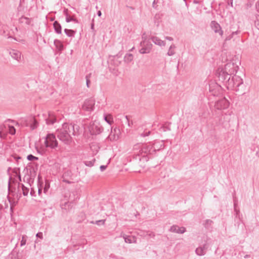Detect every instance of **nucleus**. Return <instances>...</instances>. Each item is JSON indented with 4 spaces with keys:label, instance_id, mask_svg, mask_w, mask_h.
<instances>
[{
    "label": "nucleus",
    "instance_id": "30",
    "mask_svg": "<svg viewBox=\"0 0 259 259\" xmlns=\"http://www.w3.org/2000/svg\"><path fill=\"white\" fill-rule=\"evenodd\" d=\"M21 186L23 195L27 196L29 191V188L26 187L23 184H22Z\"/></svg>",
    "mask_w": 259,
    "mask_h": 259
},
{
    "label": "nucleus",
    "instance_id": "18",
    "mask_svg": "<svg viewBox=\"0 0 259 259\" xmlns=\"http://www.w3.org/2000/svg\"><path fill=\"white\" fill-rule=\"evenodd\" d=\"M11 56L14 59L19 61L21 58V53L17 50H12L10 52Z\"/></svg>",
    "mask_w": 259,
    "mask_h": 259
},
{
    "label": "nucleus",
    "instance_id": "40",
    "mask_svg": "<svg viewBox=\"0 0 259 259\" xmlns=\"http://www.w3.org/2000/svg\"><path fill=\"white\" fill-rule=\"evenodd\" d=\"M125 119L126 120V122L127 123L128 126H131V124L133 123L132 121L131 122L130 121V119L127 116H125Z\"/></svg>",
    "mask_w": 259,
    "mask_h": 259
},
{
    "label": "nucleus",
    "instance_id": "10",
    "mask_svg": "<svg viewBox=\"0 0 259 259\" xmlns=\"http://www.w3.org/2000/svg\"><path fill=\"white\" fill-rule=\"evenodd\" d=\"M64 15L65 16L66 22L69 23L71 21L75 23H78V20L75 18L74 15H71V13L68 10V9H65L63 11Z\"/></svg>",
    "mask_w": 259,
    "mask_h": 259
},
{
    "label": "nucleus",
    "instance_id": "11",
    "mask_svg": "<svg viewBox=\"0 0 259 259\" xmlns=\"http://www.w3.org/2000/svg\"><path fill=\"white\" fill-rule=\"evenodd\" d=\"M210 26L215 33H218L221 36L223 35V31L222 30L220 25L217 22L215 21H211Z\"/></svg>",
    "mask_w": 259,
    "mask_h": 259
},
{
    "label": "nucleus",
    "instance_id": "32",
    "mask_svg": "<svg viewBox=\"0 0 259 259\" xmlns=\"http://www.w3.org/2000/svg\"><path fill=\"white\" fill-rule=\"evenodd\" d=\"M9 133L12 135H14L16 133V130L13 126H9Z\"/></svg>",
    "mask_w": 259,
    "mask_h": 259
},
{
    "label": "nucleus",
    "instance_id": "45",
    "mask_svg": "<svg viewBox=\"0 0 259 259\" xmlns=\"http://www.w3.org/2000/svg\"><path fill=\"white\" fill-rule=\"evenodd\" d=\"M106 167H107V166L102 165L100 166V168L101 171H103L104 170H105L106 169Z\"/></svg>",
    "mask_w": 259,
    "mask_h": 259
},
{
    "label": "nucleus",
    "instance_id": "42",
    "mask_svg": "<svg viewBox=\"0 0 259 259\" xmlns=\"http://www.w3.org/2000/svg\"><path fill=\"white\" fill-rule=\"evenodd\" d=\"M255 25L257 29H259V15L256 17V20L255 21Z\"/></svg>",
    "mask_w": 259,
    "mask_h": 259
},
{
    "label": "nucleus",
    "instance_id": "23",
    "mask_svg": "<svg viewBox=\"0 0 259 259\" xmlns=\"http://www.w3.org/2000/svg\"><path fill=\"white\" fill-rule=\"evenodd\" d=\"M134 56L132 54H127L124 56V61L126 63H129L133 60Z\"/></svg>",
    "mask_w": 259,
    "mask_h": 259
},
{
    "label": "nucleus",
    "instance_id": "20",
    "mask_svg": "<svg viewBox=\"0 0 259 259\" xmlns=\"http://www.w3.org/2000/svg\"><path fill=\"white\" fill-rule=\"evenodd\" d=\"M54 44L58 51L61 52L63 50V45L60 40L55 39Z\"/></svg>",
    "mask_w": 259,
    "mask_h": 259
},
{
    "label": "nucleus",
    "instance_id": "55",
    "mask_svg": "<svg viewBox=\"0 0 259 259\" xmlns=\"http://www.w3.org/2000/svg\"><path fill=\"white\" fill-rule=\"evenodd\" d=\"M249 257V255H248V254H246V255H245L244 256V258H248V257Z\"/></svg>",
    "mask_w": 259,
    "mask_h": 259
},
{
    "label": "nucleus",
    "instance_id": "56",
    "mask_svg": "<svg viewBox=\"0 0 259 259\" xmlns=\"http://www.w3.org/2000/svg\"><path fill=\"white\" fill-rule=\"evenodd\" d=\"M15 158H16V160H18V159H20L21 158H20V157H19V156H17V157H15Z\"/></svg>",
    "mask_w": 259,
    "mask_h": 259
},
{
    "label": "nucleus",
    "instance_id": "9",
    "mask_svg": "<svg viewBox=\"0 0 259 259\" xmlns=\"http://www.w3.org/2000/svg\"><path fill=\"white\" fill-rule=\"evenodd\" d=\"M103 127L97 123H93L89 126V131L92 135H97L102 132Z\"/></svg>",
    "mask_w": 259,
    "mask_h": 259
},
{
    "label": "nucleus",
    "instance_id": "26",
    "mask_svg": "<svg viewBox=\"0 0 259 259\" xmlns=\"http://www.w3.org/2000/svg\"><path fill=\"white\" fill-rule=\"evenodd\" d=\"M13 172L14 174L15 177H18L19 181H21V176L20 174L19 168H15L13 170Z\"/></svg>",
    "mask_w": 259,
    "mask_h": 259
},
{
    "label": "nucleus",
    "instance_id": "7",
    "mask_svg": "<svg viewBox=\"0 0 259 259\" xmlns=\"http://www.w3.org/2000/svg\"><path fill=\"white\" fill-rule=\"evenodd\" d=\"M141 48L139 50L141 54L149 53L152 48V44L150 42L141 41L140 42Z\"/></svg>",
    "mask_w": 259,
    "mask_h": 259
},
{
    "label": "nucleus",
    "instance_id": "19",
    "mask_svg": "<svg viewBox=\"0 0 259 259\" xmlns=\"http://www.w3.org/2000/svg\"><path fill=\"white\" fill-rule=\"evenodd\" d=\"M53 26L55 32L58 34H61L62 33V27L60 24L57 21L54 22Z\"/></svg>",
    "mask_w": 259,
    "mask_h": 259
},
{
    "label": "nucleus",
    "instance_id": "4",
    "mask_svg": "<svg viewBox=\"0 0 259 259\" xmlns=\"http://www.w3.org/2000/svg\"><path fill=\"white\" fill-rule=\"evenodd\" d=\"M45 144L46 147L55 149L58 147V143L56 140V136L53 134H49L46 137Z\"/></svg>",
    "mask_w": 259,
    "mask_h": 259
},
{
    "label": "nucleus",
    "instance_id": "50",
    "mask_svg": "<svg viewBox=\"0 0 259 259\" xmlns=\"http://www.w3.org/2000/svg\"><path fill=\"white\" fill-rule=\"evenodd\" d=\"M201 247H202V248H203V249H204V251H206V249H207V247L206 244H204V245H203V246H201Z\"/></svg>",
    "mask_w": 259,
    "mask_h": 259
},
{
    "label": "nucleus",
    "instance_id": "62",
    "mask_svg": "<svg viewBox=\"0 0 259 259\" xmlns=\"http://www.w3.org/2000/svg\"><path fill=\"white\" fill-rule=\"evenodd\" d=\"M183 1L186 2V0H183Z\"/></svg>",
    "mask_w": 259,
    "mask_h": 259
},
{
    "label": "nucleus",
    "instance_id": "34",
    "mask_svg": "<svg viewBox=\"0 0 259 259\" xmlns=\"http://www.w3.org/2000/svg\"><path fill=\"white\" fill-rule=\"evenodd\" d=\"M20 20L22 22H24V20H25V23L27 24H29L30 23V20L29 18H26V17H22L20 18Z\"/></svg>",
    "mask_w": 259,
    "mask_h": 259
},
{
    "label": "nucleus",
    "instance_id": "21",
    "mask_svg": "<svg viewBox=\"0 0 259 259\" xmlns=\"http://www.w3.org/2000/svg\"><path fill=\"white\" fill-rule=\"evenodd\" d=\"M46 121L47 124H53L56 121V118L53 114H49Z\"/></svg>",
    "mask_w": 259,
    "mask_h": 259
},
{
    "label": "nucleus",
    "instance_id": "58",
    "mask_svg": "<svg viewBox=\"0 0 259 259\" xmlns=\"http://www.w3.org/2000/svg\"><path fill=\"white\" fill-rule=\"evenodd\" d=\"M230 118L227 117V121H229L230 120Z\"/></svg>",
    "mask_w": 259,
    "mask_h": 259
},
{
    "label": "nucleus",
    "instance_id": "60",
    "mask_svg": "<svg viewBox=\"0 0 259 259\" xmlns=\"http://www.w3.org/2000/svg\"><path fill=\"white\" fill-rule=\"evenodd\" d=\"M228 115L230 116L231 115V113H229Z\"/></svg>",
    "mask_w": 259,
    "mask_h": 259
},
{
    "label": "nucleus",
    "instance_id": "25",
    "mask_svg": "<svg viewBox=\"0 0 259 259\" xmlns=\"http://www.w3.org/2000/svg\"><path fill=\"white\" fill-rule=\"evenodd\" d=\"M196 253L199 256L204 255L205 254V251H204L203 248L199 247L195 250Z\"/></svg>",
    "mask_w": 259,
    "mask_h": 259
},
{
    "label": "nucleus",
    "instance_id": "16",
    "mask_svg": "<svg viewBox=\"0 0 259 259\" xmlns=\"http://www.w3.org/2000/svg\"><path fill=\"white\" fill-rule=\"evenodd\" d=\"M151 39L153 43L160 47H164L165 46V42L160 39L159 37L155 36H152Z\"/></svg>",
    "mask_w": 259,
    "mask_h": 259
},
{
    "label": "nucleus",
    "instance_id": "27",
    "mask_svg": "<svg viewBox=\"0 0 259 259\" xmlns=\"http://www.w3.org/2000/svg\"><path fill=\"white\" fill-rule=\"evenodd\" d=\"M104 119L109 124H111L113 122V119L110 115H105Z\"/></svg>",
    "mask_w": 259,
    "mask_h": 259
},
{
    "label": "nucleus",
    "instance_id": "12",
    "mask_svg": "<svg viewBox=\"0 0 259 259\" xmlns=\"http://www.w3.org/2000/svg\"><path fill=\"white\" fill-rule=\"evenodd\" d=\"M119 134L120 130L119 128H115L113 130L111 129V133L109 135L108 138L110 141H116L119 138Z\"/></svg>",
    "mask_w": 259,
    "mask_h": 259
},
{
    "label": "nucleus",
    "instance_id": "39",
    "mask_svg": "<svg viewBox=\"0 0 259 259\" xmlns=\"http://www.w3.org/2000/svg\"><path fill=\"white\" fill-rule=\"evenodd\" d=\"M142 40L141 41L150 42L149 40H147V36L146 35L145 33H143L142 36Z\"/></svg>",
    "mask_w": 259,
    "mask_h": 259
},
{
    "label": "nucleus",
    "instance_id": "8",
    "mask_svg": "<svg viewBox=\"0 0 259 259\" xmlns=\"http://www.w3.org/2000/svg\"><path fill=\"white\" fill-rule=\"evenodd\" d=\"M229 106V102L224 98L215 102L214 107L218 110H222L228 108Z\"/></svg>",
    "mask_w": 259,
    "mask_h": 259
},
{
    "label": "nucleus",
    "instance_id": "48",
    "mask_svg": "<svg viewBox=\"0 0 259 259\" xmlns=\"http://www.w3.org/2000/svg\"><path fill=\"white\" fill-rule=\"evenodd\" d=\"M147 235L150 237H154L155 236L154 233L152 232L149 233V234H147Z\"/></svg>",
    "mask_w": 259,
    "mask_h": 259
},
{
    "label": "nucleus",
    "instance_id": "36",
    "mask_svg": "<svg viewBox=\"0 0 259 259\" xmlns=\"http://www.w3.org/2000/svg\"><path fill=\"white\" fill-rule=\"evenodd\" d=\"M212 223V221L211 220H206L205 221V224H204L205 227L206 228L208 227L209 226H210L211 225Z\"/></svg>",
    "mask_w": 259,
    "mask_h": 259
},
{
    "label": "nucleus",
    "instance_id": "43",
    "mask_svg": "<svg viewBox=\"0 0 259 259\" xmlns=\"http://www.w3.org/2000/svg\"><path fill=\"white\" fill-rule=\"evenodd\" d=\"M6 128V125H4V124H1L0 125V132L3 133H4V131Z\"/></svg>",
    "mask_w": 259,
    "mask_h": 259
},
{
    "label": "nucleus",
    "instance_id": "2",
    "mask_svg": "<svg viewBox=\"0 0 259 259\" xmlns=\"http://www.w3.org/2000/svg\"><path fill=\"white\" fill-rule=\"evenodd\" d=\"M134 150H139V151L137 152L138 154L136 155L134 158L136 160L141 161L142 158L143 159H145L146 161L148 159L146 158V155L148 154H153L154 153L153 151L152 145L150 144H144L141 145L140 144H137L134 146Z\"/></svg>",
    "mask_w": 259,
    "mask_h": 259
},
{
    "label": "nucleus",
    "instance_id": "47",
    "mask_svg": "<svg viewBox=\"0 0 259 259\" xmlns=\"http://www.w3.org/2000/svg\"><path fill=\"white\" fill-rule=\"evenodd\" d=\"M165 39H166L167 40H168L169 41H172L173 40V38L171 37H170V36H166L165 37Z\"/></svg>",
    "mask_w": 259,
    "mask_h": 259
},
{
    "label": "nucleus",
    "instance_id": "41",
    "mask_svg": "<svg viewBox=\"0 0 259 259\" xmlns=\"http://www.w3.org/2000/svg\"><path fill=\"white\" fill-rule=\"evenodd\" d=\"M104 223H105L104 220H101L96 221V222L95 223L98 225H100L101 224L103 225L104 224Z\"/></svg>",
    "mask_w": 259,
    "mask_h": 259
},
{
    "label": "nucleus",
    "instance_id": "51",
    "mask_svg": "<svg viewBox=\"0 0 259 259\" xmlns=\"http://www.w3.org/2000/svg\"><path fill=\"white\" fill-rule=\"evenodd\" d=\"M228 4H231V6L233 7V0H228Z\"/></svg>",
    "mask_w": 259,
    "mask_h": 259
},
{
    "label": "nucleus",
    "instance_id": "59",
    "mask_svg": "<svg viewBox=\"0 0 259 259\" xmlns=\"http://www.w3.org/2000/svg\"><path fill=\"white\" fill-rule=\"evenodd\" d=\"M10 181L9 182V189H10Z\"/></svg>",
    "mask_w": 259,
    "mask_h": 259
},
{
    "label": "nucleus",
    "instance_id": "13",
    "mask_svg": "<svg viewBox=\"0 0 259 259\" xmlns=\"http://www.w3.org/2000/svg\"><path fill=\"white\" fill-rule=\"evenodd\" d=\"M25 123L26 126H30L31 130L35 129L37 126V122L33 117H30L25 121Z\"/></svg>",
    "mask_w": 259,
    "mask_h": 259
},
{
    "label": "nucleus",
    "instance_id": "24",
    "mask_svg": "<svg viewBox=\"0 0 259 259\" xmlns=\"http://www.w3.org/2000/svg\"><path fill=\"white\" fill-rule=\"evenodd\" d=\"M64 32L68 37H74L75 31L72 29H65Z\"/></svg>",
    "mask_w": 259,
    "mask_h": 259
},
{
    "label": "nucleus",
    "instance_id": "35",
    "mask_svg": "<svg viewBox=\"0 0 259 259\" xmlns=\"http://www.w3.org/2000/svg\"><path fill=\"white\" fill-rule=\"evenodd\" d=\"M234 211L236 212V217H238L239 210L237 209V202L236 201L234 202Z\"/></svg>",
    "mask_w": 259,
    "mask_h": 259
},
{
    "label": "nucleus",
    "instance_id": "22",
    "mask_svg": "<svg viewBox=\"0 0 259 259\" xmlns=\"http://www.w3.org/2000/svg\"><path fill=\"white\" fill-rule=\"evenodd\" d=\"M176 47L174 44H172L169 47L168 52L167 53V55L168 56H171L175 55V49H176Z\"/></svg>",
    "mask_w": 259,
    "mask_h": 259
},
{
    "label": "nucleus",
    "instance_id": "49",
    "mask_svg": "<svg viewBox=\"0 0 259 259\" xmlns=\"http://www.w3.org/2000/svg\"><path fill=\"white\" fill-rule=\"evenodd\" d=\"M6 136L5 133H3L0 132V138H4Z\"/></svg>",
    "mask_w": 259,
    "mask_h": 259
},
{
    "label": "nucleus",
    "instance_id": "46",
    "mask_svg": "<svg viewBox=\"0 0 259 259\" xmlns=\"http://www.w3.org/2000/svg\"><path fill=\"white\" fill-rule=\"evenodd\" d=\"M36 236L37 237L40 238H42V237H43V235L41 232H39V233H37Z\"/></svg>",
    "mask_w": 259,
    "mask_h": 259
},
{
    "label": "nucleus",
    "instance_id": "61",
    "mask_svg": "<svg viewBox=\"0 0 259 259\" xmlns=\"http://www.w3.org/2000/svg\"><path fill=\"white\" fill-rule=\"evenodd\" d=\"M38 193H40V190L39 189L38 190Z\"/></svg>",
    "mask_w": 259,
    "mask_h": 259
},
{
    "label": "nucleus",
    "instance_id": "31",
    "mask_svg": "<svg viewBox=\"0 0 259 259\" xmlns=\"http://www.w3.org/2000/svg\"><path fill=\"white\" fill-rule=\"evenodd\" d=\"M91 73H90L86 75L85 79H86V84L88 88L90 87V78L91 77Z\"/></svg>",
    "mask_w": 259,
    "mask_h": 259
},
{
    "label": "nucleus",
    "instance_id": "53",
    "mask_svg": "<svg viewBox=\"0 0 259 259\" xmlns=\"http://www.w3.org/2000/svg\"><path fill=\"white\" fill-rule=\"evenodd\" d=\"M97 15L98 16L100 17L102 15V13L100 11H98Z\"/></svg>",
    "mask_w": 259,
    "mask_h": 259
},
{
    "label": "nucleus",
    "instance_id": "44",
    "mask_svg": "<svg viewBox=\"0 0 259 259\" xmlns=\"http://www.w3.org/2000/svg\"><path fill=\"white\" fill-rule=\"evenodd\" d=\"M150 132L148 131L147 132H146L145 133H143L140 134V136L142 137H145L146 136H148L150 135Z\"/></svg>",
    "mask_w": 259,
    "mask_h": 259
},
{
    "label": "nucleus",
    "instance_id": "5",
    "mask_svg": "<svg viewBox=\"0 0 259 259\" xmlns=\"http://www.w3.org/2000/svg\"><path fill=\"white\" fill-rule=\"evenodd\" d=\"M238 69V66L236 63L233 62H229L225 65L224 69L223 70L224 71L225 73H227L231 75L236 73Z\"/></svg>",
    "mask_w": 259,
    "mask_h": 259
},
{
    "label": "nucleus",
    "instance_id": "37",
    "mask_svg": "<svg viewBox=\"0 0 259 259\" xmlns=\"http://www.w3.org/2000/svg\"><path fill=\"white\" fill-rule=\"evenodd\" d=\"M123 238L126 243H132V239L130 237L123 236Z\"/></svg>",
    "mask_w": 259,
    "mask_h": 259
},
{
    "label": "nucleus",
    "instance_id": "28",
    "mask_svg": "<svg viewBox=\"0 0 259 259\" xmlns=\"http://www.w3.org/2000/svg\"><path fill=\"white\" fill-rule=\"evenodd\" d=\"M95 161V159L93 158L92 160L84 161L83 162L86 166L91 167L94 165Z\"/></svg>",
    "mask_w": 259,
    "mask_h": 259
},
{
    "label": "nucleus",
    "instance_id": "17",
    "mask_svg": "<svg viewBox=\"0 0 259 259\" xmlns=\"http://www.w3.org/2000/svg\"><path fill=\"white\" fill-rule=\"evenodd\" d=\"M153 146V151L155 153L156 151H158L164 147V144L163 141L155 142Z\"/></svg>",
    "mask_w": 259,
    "mask_h": 259
},
{
    "label": "nucleus",
    "instance_id": "52",
    "mask_svg": "<svg viewBox=\"0 0 259 259\" xmlns=\"http://www.w3.org/2000/svg\"><path fill=\"white\" fill-rule=\"evenodd\" d=\"M193 3L195 4H198L200 3V1H198V0H194L193 1Z\"/></svg>",
    "mask_w": 259,
    "mask_h": 259
},
{
    "label": "nucleus",
    "instance_id": "57",
    "mask_svg": "<svg viewBox=\"0 0 259 259\" xmlns=\"http://www.w3.org/2000/svg\"><path fill=\"white\" fill-rule=\"evenodd\" d=\"M63 181H64V182H66V183H70V182H69L68 181H66V180H63Z\"/></svg>",
    "mask_w": 259,
    "mask_h": 259
},
{
    "label": "nucleus",
    "instance_id": "14",
    "mask_svg": "<svg viewBox=\"0 0 259 259\" xmlns=\"http://www.w3.org/2000/svg\"><path fill=\"white\" fill-rule=\"evenodd\" d=\"M230 77H231V75L227 73H225V72L223 70H222V71L219 73V80L224 82L226 86L227 83V80L228 78Z\"/></svg>",
    "mask_w": 259,
    "mask_h": 259
},
{
    "label": "nucleus",
    "instance_id": "3",
    "mask_svg": "<svg viewBox=\"0 0 259 259\" xmlns=\"http://www.w3.org/2000/svg\"><path fill=\"white\" fill-rule=\"evenodd\" d=\"M243 84L242 79L239 76L234 75L232 78H228L226 87L228 90H234L236 92L239 90V87Z\"/></svg>",
    "mask_w": 259,
    "mask_h": 259
},
{
    "label": "nucleus",
    "instance_id": "54",
    "mask_svg": "<svg viewBox=\"0 0 259 259\" xmlns=\"http://www.w3.org/2000/svg\"><path fill=\"white\" fill-rule=\"evenodd\" d=\"M91 29L92 30L94 29V24L93 23H92V24H91Z\"/></svg>",
    "mask_w": 259,
    "mask_h": 259
},
{
    "label": "nucleus",
    "instance_id": "1",
    "mask_svg": "<svg viewBox=\"0 0 259 259\" xmlns=\"http://www.w3.org/2000/svg\"><path fill=\"white\" fill-rule=\"evenodd\" d=\"M78 130V126L64 123L56 131V135L64 144L70 145L73 140L72 136H75Z\"/></svg>",
    "mask_w": 259,
    "mask_h": 259
},
{
    "label": "nucleus",
    "instance_id": "6",
    "mask_svg": "<svg viewBox=\"0 0 259 259\" xmlns=\"http://www.w3.org/2000/svg\"><path fill=\"white\" fill-rule=\"evenodd\" d=\"M95 104V100L93 98H90L84 101L82 106V110L88 111L92 112L94 110Z\"/></svg>",
    "mask_w": 259,
    "mask_h": 259
},
{
    "label": "nucleus",
    "instance_id": "33",
    "mask_svg": "<svg viewBox=\"0 0 259 259\" xmlns=\"http://www.w3.org/2000/svg\"><path fill=\"white\" fill-rule=\"evenodd\" d=\"M27 158L29 161H32L34 160H37L38 158L32 155V154H29L27 156Z\"/></svg>",
    "mask_w": 259,
    "mask_h": 259
},
{
    "label": "nucleus",
    "instance_id": "29",
    "mask_svg": "<svg viewBox=\"0 0 259 259\" xmlns=\"http://www.w3.org/2000/svg\"><path fill=\"white\" fill-rule=\"evenodd\" d=\"M239 31H234V32H233L231 34H230V35H229L228 36H227L225 39V41H227L228 40H231L233 36L235 35V34H237L238 33Z\"/></svg>",
    "mask_w": 259,
    "mask_h": 259
},
{
    "label": "nucleus",
    "instance_id": "15",
    "mask_svg": "<svg viewBox=\"0 0 259 259\" xmlns=\"http://www.w3.org/2000/svg\"><path fill=\"white\" fill-rule=\"evenodd\" d=\"M186 230L185 227H179L177 225L172 226L169 229L170 232L178 234H183L186 232Z\"/></svg>",
    "mask_w": 259,
    "mask_h": 259
},
{
    "label": "nucleus",
    "instance_id": "38",
    "mask_svg": "<svg viewBox=\"0 0 259 259\" xmlns=\"http://www.w3.org/2000/svg\"><path fill=\"white\" fill-rule=\"evenodd\" d=\"M26 239L25 237L23 236L22 238V240L21 241L20 245L21 246H24L26 244Z\"/></svg>",
    "mask_w": 259,
    "mask_h": 259
}]
</instances>
